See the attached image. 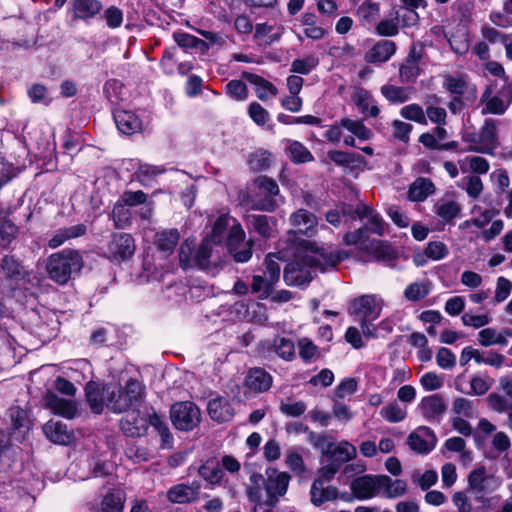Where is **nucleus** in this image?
Listing matches in <instances>:
<instances>
[{
	"label": "nucleus",
	"instance_id": "1",
	"mask_svg": "<svg viewBox=\"0 0 512 512\" xmlns=\"http://www.w3.org/2000/svg\"><path fill=\"white\" fill-rule=\"evenodd\" d=\"M7 416L10 419L8 431L0 428V472H8L16 462L17 449L12 441L23 443L32 428L27 411L20 406H11Z\"/></svg>",
	"mask_w": 512,
	"mask_h": 512
},
{
	"label": "nucleus",
	"instance_id": "2",
	"mask_svg": "<svg viewBox=\"0 0 512 512\" xmlns=\"http://www.w3.org/2000/svg\"><path fill=\"white\" fill-rule=\"evenodd\" d=\"M107 407L114 413L139 408L145 398V386L137 379L129 378L125 385L107 383Z\"/></svg>",
	"mask_w": 512,
	"mask_h": 512
},
{
	"label": "nucleus",
	"instance_id": "3",
	"mask_svg": "<svg viewBox=\"0 0 512 512\" xmlns=\"http://www.w3.org/2000/svg\"><path fill=\"white\" fill-rule=\"evenodd\" d=\"M84 266V260L78 250L65 248L51 254L46 263V271L51 280L64 285L73 273H78Z\"/></svg>",
	"mask_w": 512,
	"mask_h": 512
},
{
	"label": "nucleus",
	"instance_id": "4",
	"mask_svg": "<svg viewBox=\"0 0 512 512\" xmlns=\"http://www.w3.org/2000/svg\"><path fill=\"white\" fill-rule=\"evenodd\" d=\"M308 268L318 269L325 273L321 267L320 260L308 253H302L297 249L295 260L288 263L284 268L283 278L288 286H302L311 282L312 277Z\"/></svg>",
	"mask_w": 512,
	"mask_h": 512
},
{
	"label": "nucleus",
	"instance_id": "5",
	"mask_svg": "<svg viewBox=\"0 0 512 512\" xmlns=\"http://www.w3.org/2000/svg\"><path fill=\"white\" fill-rule=\"evenodd\" d=\"M297 249L302 253H308L320 260L321 267L328 269L336 268L342 261L350 257V253L344 249L333 248L332 246H318L315 242L301 239L297 243Z\"/></svg>",
	"mask_w": 512,
	"mask_h": 512
},
{
	"label": "nucleus",
	"instance_id": "6",
	"mask_svg": "<svg viewBox=\"0 0 512 512\" xmlns=\"http://www.w3.org/2000/svg\"><path fill=\"white\" fill-rule=\"evenodd\" d=\"M0 272L3 273L2 284L11 293L20 290L29 277L22 262L12 254H6L1 258Z\"/></svg>",
	"mask_w": 512,
	"mask_h": 512
},
{
	"label": "nucleus",
	"instance_id": "7",
	"mask_svg": "<svg viewBox=\"0 0 512 512\" xmlns=\"http://www.w3.org/2000/svg\"><path fill=\"white\" fill-rule=\"evenodd\" d=\"M136 251L135 239L130 233L113 232L106 244L105 258L115 263L132 259Z\"/></svg>",
	"mask_w": 512,
	"mask_h": 512
},
{
	"label": "nucleus",
	"instance_id": "8",
	"mask_svg": "<svg viewBox=\"0 0 512 512\" xmlns=\"http://www.w3.org/2000/svg\"><path fill=\"white\" fill-rule=\"evenodd\" d=\"M170 418L177 430L188 432L200 424L201 412L194 402L180 401L171 406Z\"/></svg>",
	"mask_w": 512,
	"mask_h": 512
},
{
	"label": "nucleus",
	"instance_id": "9",
	"mask_svg": "<svg viewBox=\"0 0 512 512\" xmlns=\"http://www.w3.org/2000/svg\"><path fill=\"white\" fill-rule=\"evenodd\" d=\"M388 483L389 476L385 474H366L353 479L350 484V489L356 499L367 500L375 497L381 490V486H386Z\"/></svg>",
	"mask_w": 512,
	"mask_h": 512
},
{
	"label": "nucleus",
	"instance_id": "10",
	"mask_svg": "<svg viewBox=\"0 0 512 512\" xmlns=\"http://www.w3.org/2000/svg\"><path fill=\"white\" fill-rule=\"evenodd\" d=\"M245 232L238 224L233 226L227 236L226 247L237 263L248 262L252 257V242H244Z\"/></svg>",
	"mask_w": 512,
	"mask_h": 512
},
{
	"label": "nucleus",
	"instance_id": "11",
	"mask_svg": "<svg viewBox=\"0 0 512 512\" xmlns=\"http://www.w3.org/2000/svg\"><path fill=\"white\" fill-rule=\"evenodd\" d=\"M291 223L297 230L288 232V242L297 247V243L302 239L298 234L311 236L315 232L316 217L306 209H299L291 215Z\"/></svg>",
	"mask_w": 512,
	"mask_h": 512
},
{
	"label": "nucleus",
	"instance_id": "12",
	"mask_svg": "<svg viewBox=\"0 0 512 512\" xmlns=\"http://www.w3.org/2000/svg\"><path fill=\"white\" fill-rule=\"evenodd\" d=\"M103 4L100 0H71L68 13L71 20L88 22L100 15Z\"/></svg>",
	"mask_w": 512,
	"mask_h": 512
},
{
	"label": "nucleus",
	"instance_id": "13",
	"mask_svg": "<svg viewBox=\"0 0 512 512\" xmlns=\"http://www.w3.org/2000/svg\"><path fill=\"white\" fill-rule=\"evenodd\" d=\"M43 406L51 410L53 414L64 417L68 420H72L77 414V405L75 401L61 398L53 391H47L44 394Z\"/></svg>",
	"mask_w": 512,
	"mask_h": 512
},
{
	"label": "nucleus",
	"instance_id": "14",
	"mask_svg": "<svg viewBox=\"0 0 512 512\" xmlns=\"http://www.w3.org/2000/svg\"><path fill=\"white\" fill-rule=\"evenodd\" d=\"M42 431L50 442L57 445L68 446L75 439L74 431L66 423L59 420L51 419L47 421L43 425Z\"/></svg>",
	"mask_w": 512,
	"mask_h": 512
},
{
	"label": "nucleus",
	"instance_id": "15",
	"mask_svg": "<svg viewBox=\"0 0 512 512\" xmlns=\"http://www.w3.org/2000/svg\"><path fill=\"white\" fill-rule=\"evenodd\" d=\"M481 145H470L465 151L492 154L497 142V122L493 118H486L480 128Z\"/></svg>",
	"mask_w": 512,
	"mask_h": 512
},
{
	"label": "nucleus",
	"instance_id": "16",
	"mask_svg": "<svg viewBox=\"0 0 512 512\" xmlns=\"http://www.w3.org/2000/svg\"><path fill=\"white\" fill-rule=\"evenodd\" d=\"M107 383L100 384L94 380H90L85 384L84 394L86 402L92 413L100 415L107 405Z\"/></svg>",
	"mask_w": 512,
	"mask_h": 512
},
{
	"label": "nucleus",
	"instance_id": "17",
	"mask_svg": "<svg viewBox=\"0 0 512 512\" xmlns=\"http://www.w3.org/2000/svg\"><path fill=\"white\" fill-rule=\"evenodd\" d=\"M119 426L126 437L139 438L146 435L149 423L147 418L141 416L139 409L136 408L120 420Z\"/></svg>",
	"mask_w": 512,
	"mask_h": 512
},
{
	"label": "nucleus",
	"instance_id": "18",
	"mask_svg": "<svg viewBox=\"0 0 512 512\" xmlns=\"http://www.w3.org/2000/svg\"><path fill=\"white\" fill-rule=\"evenodd\" d=\"M207 412L211 420L219 424L231 421L235 415L229 399L220 395L208 401Z\"/></svg>",
	"mask_w": 512,
	"mask_h": 512
},
{
	"label": "nucleus",
	"instance_id": "19",
	"mask_svg": "<svg viewBox=\"0 0 512 512\" xmlns=\"http://www.w3.org/2000/svg\"><path fill=\"white\" fill-rule=\"evenodd\" d=\"M272 384V375L262 367L250 368L244 379L245 387L254 393L267 392L272 387Z\"/></svg>",
	"mask_w": 512,
	"mask_h": 512
},
{
	"label": "nucleus",
	"instance_id": "20",
	"mask_svg": "<svg viewBox=\"0 0 512 512\" xmlns=\"http://www.w3.org/2000/svg\"><path fill=\"white\" fill-rule=\"evenodd\" d=\"M327 158L336 166L348 169L349 171L362 170L367 163L365 157L361 154L342 150H329Z\"/></svg>",
	"mask_w": 512,
	"mask_h": 512
},
{
	"label": "nucleus",
	"instance_id": "21",
	"mask_svg": "<svg viewBox=\"0 0 512 512\" xmlns=\"http://www.w3.org/2000/svg\"><path fill=\"white\" fill-rule=\"evenodd\" d=\"M8 209H0V247L3 250L12 249V244L19 235L20 228L10 218Z\"/></svg>",
	"mask_w": 512,
	"mask_h": 512
},
{
	"label": "nucleus",
	"instance_id": "22",
	"mask_svg": "<svg viewBox=\"0 0 512 512\" xmlns=\"http://www.w3.org/2000/svg\"><path fill=\"white\" fill-rule=\"evenodd\" d=\"M364 251L368 252L377 262L394 264L399 253L388 241L373 239L369 245H366Z\"/></svg>",
	"mask_w": 512,
	"mask_h": 512
},
{
	"label": "nucleus",
	"instance_id": "23",
	"mask_svg": "<svg viewBox=\"0 0 512 512\" xmlns=\"http://www.w3.org/2000/svg\"><path fill=\"white\" fill-rule=\"evenodd\" d=\"M419 409L426 420L433 421L446 411L447 404L444 397L436 393L423 397L419 403Z\"/></svg>",
	"mask_w": 512,
	"mask_h": 512
},
{
	"label": "nucleus",
	"instance_id": "24",
	"mask_svg": "<svg viewBox=\"0 0 512 512\" xmlns=\"http://www.w3.org/2000/svg\"><path fill=\"white\" fill-rule=\"evenodd\" d=\"M113 118L118 130L125 135H133L142 130V120L132 111L115 110Z\"/></svg>",
	"mask_w": 512,
	"mask_h": 512
},
{
	"label": "nucleus",
	"instance_id": "25",
	"mask_svg": "<svg viewBox=\"0 0 512 512\" xmlns=\"http://www.w3.org/2000/svg\"><path fill=\"white\" fill-rule=\"evenodd\" d=\"M396 43L392 40H380L376 42L371 49L366 52L364 60L367 63H384L387 62L396 52Z\"/></svg>",
	"mask_w": 512,
	"mask_h": 512
},
{
	"label": "nucleus",
	"instance_id": "26",
	"mask_svg": "<svg viewBox=\"0 0 512 512\" xmlns=\"http://www.w3.org/2000/svg\"><path fill=\"white\" fill-rule=\"evenodd\" d=\"M353 101L360 112L366 117L377 118L380 109L370 91L365 88H357L353 94Z\"/></svg>",
	"mask_w": 512,
	"mask_h": 512
},
{
	"label": "nucleus",
	"instance_id": "27",
	"mask_svg": "<svg viewBox=\"0 0 512 512\" xmlns=\"http://www.w3.org/2000/svg\"><path fill=\"white\" fill-rule=\"evenodd\" d=\"M310 502L315 507L322 506L325 502L335 501L339 497V490L335 486L324 487L321 480H314L310 487Z\"/></svg>",
	"mask_w": 512,
	"mask_h": 512
},
{
	"label": "nucleus",
	"instance_id": "28",
	"mask_svg": "<svg viewBox=\"0 0 512 512\" xmlns=\"http://www.w3.org/2000/svg\"><path fill=\"white\" fill-rule=\"evenodd\" d=\"M180 240L178 229L171 228L159 231L154 236V245L156 249L166 257L170 256L175 250Z\"/></svg>",
	"mask_w": 512,
	"mask_h": 512
},
{
	"label": "nucleus",
	"instance_id": "29",
	"mask_svg": "<svg viewBox=\"0 0 512 512\" xmlns=\"http://www.w3.org/2000/svg\"><path fill=\"white\" fill-rule=\"evenodd\" d=\"M241 77L243 79H245L247 82H249L250 84L255 86L256 96L261 101L268 100V98H269L268 94H271L272 96H276L278 93L276 86L272 82L266 80L264 77H262L258 74L248 72V71H243L241 74Z\"/></svg>",
	"mask_w": 512,
	"mask_h": 512
},
{
	"label": "nucleus",
	"instance_id": "30",
	"mask_svg": "<svg viewBox=\"0 0 512 512\" xmlns=\"http://www.w3.org/2000/svg\"><path fill=\"white\" fill-rule=\"evenodd\" d=\"M249 224L254 232L260 235L264 239H271L274 237V230L277 225V219L264 215H250Z\"/></svg>",
	"mask_w": 512,
	"mask_h": 512
},
{
	"label": "nucleus",
	"instance_id": "31",
	"mask_svg": "<svg viewBox=\"0 0 512 512\" xmlns=\"http://www.w3.org/2000/svg\"><path fill=\"white\" fill-rule=\"evenodd\" d=\"M277 473L275 468H267V481L265 483L266 492H275L280 496H284L288 490L290 475L287 472H280L275 477L274 475Z\"/></svg>",
	"mask_w": 512,
	"mask_h": 512
},
{
	"label": "nucleus",
	"instance_id": "32",
	"mask_svg": "<svg viewBox=\"0 0 512 512\" xmlns=\"http://www.w3.org/2000/svg\"><path fill=\"white\" fill-rule=\"evenodd\" d=\"M274 254H268L264 260V276L268 279L266 285V291L264 294H259V299L264 300L270 297L273 292L274 284L278 282L280 278L281 268L280 265L273 259Z\"/></svg>",
	"mask_w": 512,
	"mask_h": 512
},
{
	"label": "nucleus",
	"instance_id": "33",
	"mask_svg": "<svg viewBox=\"0 0 512 512\" xmlns=\"http://www.w3.org/2000/svg\"><path fill=\"white\" fill-rule=\"evenodd\" d=\"M193 490L189 484L179 483L171 486L166 492V498L171 504H189L194 503Z\"/></svg>",
	"mask_w": 512,
	"mask_h": 512
},
{
	"label": "nucleus",
	"instance_id": "34",
	"mask_svg": "<svg viewBox=\"0 0 512 512\" xmlns=\"http://www.w3.org/2000/svg\"><path fill=\"white\" fill-rule=\"evenodd\" d=\"M199 475L212 485L220 484L224 472L218 461L214 458L207 459L198 469Z\"/></svg>",
	"mask_w": 512,
	"mask_h": 512
},
{
	"label": "nucleus",
	"instance_id": "35",
	"mask_svg": "<svg viewBox=\"0 0 512 512\" xmlns=\"http://www.w3.org/2000/svg\"><path fill=\"white\" fill-rule=\"evenodd\" d=\"M491 89L488 87L481 97V102H486L485 107L482 108L481 114H494V115H503L508 109L509 105L505 103V101L500 98V96H492Z\"/></svg>",
	"mask_w": 512,
	"mask_h": 512
},
{
	"label": "nucleus",
	"instance_id": "36",
	"mask_svg": "<svg viewBox=\"0 0 512 512\" xmlns=\"http://www.w3.org/2000/svg\"><path fill=\"white\" fill-rule=\"evenodd\" d=\"M286 154L294 164H304L314 160V156L310 150L302 142L297 140L289 141Z\"/></svg>",
	"mask_w": 512,
	"mask_h": 512
},
{
	"label": "nucleus",
	"instance_id": "37",
	"mask_svg": "<svg viewBox=\"0 0 512 512\" xmlns=\"http://www.w3.org/2000/svg\"><path fill=\"white\" fill-rule=\"evenodd\" d=\"M435 192V185L429 178H418L409 189V197L413 201H424Z\"/></svg>",
	"mask_w": 512,
	"mask_h": 512
},
{
	"label": "nucleus",
	"instance_id": "38",
	"mask_svg": "<svg viewBox=\"0 0 512 512\" xmlns=\"http://www.w3.org/2000/svg\"><path fill=\"white\" fill-rule=\"evenodd\" d=\"M274 352L278 357L285 361H292L295 359V344L292 339L276 335L272 342Z\"/></svg>",
	"mask_w": 512,
	"mask_h": 512
},
{
	"label": "nucleus",
	"instance_id": "39",
	"mask_svg": "<svg viewBox=\"0 0 512 512\" xmlns=\"http://www.w3.org/2000/svg\"><path fill=\"white\" fill-rule=\"evenodd\" d=\"M196 239L187 238L179 248V265L183 270L194 268Z\"/></svg>",
	"mask_w": 512,
	"mask_h": 512
},
{
	"label": "nucleus",
	"instance_id": "40",
	"mask_svg": "<svg viewBox=\"0 0 512 512\" xmlns=\"http://www.w3.org/2000/svg\"><path fill=\"white\" fill-rule=\"evenodd\" d=\"M333 446L332 443H329L325 454L330 457H335L341 460L343 463H346L352 459H354L357 455V451L355 446L350 444L347 441L340 442L336 447L331 449Z\"/></svg>",
	"mask_w": 512,
	"mask_h": 512
},
{
	"label": "nucleus",
	"instance_id": "41",
	"mask_svg": "<svg viewBox=\"0 0 512 512\" xmlns=\"http://www.w3.org/2000/svg\"><path fill=\"white\" fill-rule=\"evenodd\" d=\"M212 241L208 237L202 239L199 247L195 249L194 268L207 269L212 255Z\"/></svg>",
	"mask_w": 512,
	"mask_h": 512
},
{
	"label": "nucleus",
	"instance_id": "42",
	"mask_svg": "<svg viewBox=\"0 0 512 512\" xmlns=\"http://www.w3.org/2000/svg\"><path fill=\"white\" fill-rule=\"evenodd\" d=\"M112 219L115 228H125L132 225V213L128 206L120 200L114 204Z\"/></svg>",
	"mask_w": 512,
	"mask_h": 512
},
{
	"label": "nucleus",
	"instance_id": "43",
	"mask_svg": "<svg viewBox=\"0 0 512 512\" xmlns=\"http://www.w3.org/2000/svg\"><path fill=\"white\" fill-rule=\"evenodd\" d=\"M125 498L123 493L118 491L107 492L102 501L99 512H123Z\"/></svg>",
	"mask_w": 512,
	"mask_h": 512
},
{
	"label": "nucleus",
	"instance_id": "44",
	"mask_svg": "<svg viewBox=\"0 0 512 512\" xmlns=\"http://www.w3.org/2000/svg\"><path fill=\"white\" fill-rule=\"evenodd\" d=\"M340 125L360 140H369L373 135L372 131L359 120L345 117L340 120Z\"/></svg>",
	"mask_w": 512,
	"mask_h": 512
},
{
	"label": "nucleus",
	"instance_id": "45",
	"mask_svg": "<svg viewBox=\"0 0 512 512\" xmlns=\"http://www.w3.org/2000/svg\"><path fill=\"white\" fill-rule=\"evenodd\" d=\"M271 162V153L266 150L251 153L247 161L249 169L253 172H262L267 170L270 168Z\"/></svg>",
	"mask_w": 512,
	"mask_h": 512
},
{
	"label": "nucleus",
	"instance_id": "46",
	"mask_svg": "<svg viewBox=\"0 0 512 512\" xmlns=\"http://www.w3.org/2000/svg\"><path fill=\"white\" fill-rule=\"evenodd\" d=\"M353 313L362 315V318L368 319L375 308V300L371 295H363L352 302Z\"/></svg>",
	"mask_w": 512,
	"mask_h": 512
},
{
	"label": "nucleus",
	"instance_id": "47",
	"mask_svg": "<svg viewBox=\"0 0 512 512\" xmlns=\"http://www.w3.org/2000/svg\"><path fill=\"white\" fill-rule=\"evenodd\" d=\"M319 64V60L314 55H308L305 58L294 59L291 63V72L308 75Z\"/></svg>",
	"mask_w": 512,
	"mask_h": 512
},
{
	"label": "nucleus",
	"instance_id": "48",
	"mask_svg": "<svg viewBox=\"0 0 512 512\" xmlns=\"http://www.w3.org/2000/svg\"><path fill=\"white\" fill-rule=\"evenodd\" d=\"M225 93L235 101H244L247 99L249 91L242 80L232 79L225 85Z\"/></svg>",
	"mask_w": 512,
	"mask_h": 512
},
{
	"label": "nucleus",
	"instance_id": "49",
	"mask_svg": "<svg viewBox=\"0 0 512 512\" xmlns=\"http://www.w3.org/2000/svg\"><path fill=\"white\" fill-rule=\"evenodd\" d=\"M400 115L407 120L414 121L421 125H427V117L424 110L417 103H412L402 107Z\"/></svg>",
	"mask_w": 512,
	"mask_h": 512
},
{
	"label": "nucleus",
	"instance_id": "50",
	"mask_svg": "<svg viewBox=\"0 0 512 512\" xmlns=\"http://www.w3.org/2000/svg\"><path fill=\"white\" fill-rule=\"evenodd\" d=\"M407 444L411 450L418 454H428L435 448V443H429L417 432H411L407 438Z\"/></svg>",
	"mask_w": 512,
	"mask_h": 512
},
{
	"label": "nucleus",
	"instance_id": "51",
	"mask_svg": "<svg viewBox=\"0 0 512 512\" xmlns=\"http://www.w3.org/2000/svg\"><path fill=\"white\" fill-rule=\"evenodd\" d=\"M382 95L392 104L405 103L409 96L403 87L386 84L381 87Z\"/></svg>",
	"mask_w": 512,
	"mask_h": 512
},
{
	"label": "nucleus",
	"instance_id": "52",
	"mask_svg": "<svg viewBox=\"0 0 512 512\" xmlns=\"http://www.w3.org/2000/svg\"><path fill=\"white\" fill-rule=\"evenodd\" d=\"M461 211L460 205L453 200L442 202L436 205V214L443 220L450 222L456 218Z\"/></svg>",
	"mask_w": 512,
	"mask_h": 512
},
{
	"label": "nucleus",
	"instance_id": "53",
	"mask_svg": "<svg viewBox=\"0 0 512 512\" xmlns=\"http://www.w3.org/2000/svg\"><path fill=\"white\" fill-rule=\"evenodd\" d=\"M176 52L177 46L167 47L163 51V55L160 59L159 66L162 72L167 76L174 75L175 66L177 65V61L175 59Z\"/></svg>",
	"mask_w": 512,
	"mask_h": 512
},
{
	"label": "nucleus",
	"instance_id": "54",
	"mask_svg": "<svg viewBox=\"0 0 512 512\" xmlns=\"http://www.w3.org/2000/svg\"><path fill=\"white\" fill-rule=\"evenodd\" d=\"M380 415L390 423H398L406 418L407 413L396 402H392L381 408Z\"/></svg>",
	"mask_w": 512,
	"mask_h": 512
},
{
	"label": "nucleus",
	"instance_id": "55",
	"mask_svg": "<svg viewBox=\"0 0 512 512\" xmlns=\"http://www.w3.org/2000/svg\"><path fill=\"white\" fill-rule=\"evenodd\" d=\"M229 220L227 215L223 214L217 217L215 220L210 235L207 237L214 244H221L223 241V236L228 229Z\"/></svg>",
	"mask_w": 512,
	"mask_h": 512
},
{
	"label": "nucleus",
	"instance_id": "56",
	"mask_svg": "<svg viewBox=\"0 0 512 512\" xmlns=\"http://www.w3.org/2000/svg\"><path fill=\"white\" fill-rule=\"evenodd\" d=\"M443 87L455 96L462 97L467 89V82L462 78L447 74L444 77Z\"/></svg>",
	"mask_w": 512,
	"mask_h": 512
},
{
	"label": "nucleus",
	"instance_id": "57",
	"mask_svg": "<svg viewBox=\"0 0 512 512\" xmlns=\"http://www.w3.org/2000/svg\"><path fill=\"white\" fill-rule=\"evenodd\" d=\"M290 400L291 398H288V402L281 401L279 406L280 412L288 417H300L303 415L307 409L306 403L302 400L295 402H290Z\"/></svg>",
	"mask_w": 512,
	"mask_h": 512
},
{
	"label": "nucleus",
	"instance_id": "58",
	"mask_svg": "<svg viewBox=\"0 0 512 512\" xmlns=\"http://www.w3.org/2000/svg\"><path fill=\"white\" fill-rule=\"evenodd\" d=\"M424 254L427 258L438 261L444 259L449 254V250L444 242L430 241L424 249Z\"/></svg>",
	"mask_w": 512,
	"mask_h": 512
},
{
	"label": "nucleus",
	"instance_id": "59",
	"mask_svg": "<svg viewBox=\"0 0 512 512\" xmlns=\"http://www.w3.org/2000/svg\"><path fill=\"white\" fill-rule=\"evenodd\" d=\"M422 69L419 64L404 62L399 68L400 80L402 83L411 84L421 75Z\"/></svg>",
	"mask_w": 512,
	"mask_h": 512
},
{
	"label": "nucleus",
	"instance_id": "60",
	"mask_svg": "<svg viewBox=\"0 0 512 512\" xmlns=\"http://www.w3.org/2000/svg\"><path fill=\"white\" fill-rule=\"evenodd\" d=\"M385 491V497L395 499L403 496L407 492V481L403 479L392 480L389 477V483L386 486H381Z\"/></svg>",
	"mask_w": 512,
	"mask_h": 512
},
{
	"label": "nucleus",
	"instance_id": "61",
	"mask_svg": "<svg viewBox=\"0 0 512 512\" xmlns=\"http://www.w3.org/2000/svg\"><path fill=\"white\" fill-rule=\"evenodd\" d=\"M367 232V227H360L355 231L347 232L344 235V242L347 245H359L360 249L364 250L369 240Z\"/></svg>",
	"mask_w": 512,
	"mask_h": 512
},
{
	"label": "nucleus",
	"instance_id": "62",
	"mask_svg": "<svg viewBox=\"0 0 512 512\" xmlns=\"http://www.w3.org/2000/svg\"><path fill=\"white\" fill-rule=\"evenodd\" d=\"M100 18L105 20L109 28L115 29L120 27L123 22V12L117 6L111 5L104 11Z\"/></svg>",
	"mask_w": 512,
	"mask_h": 512
},
{
	"label": "nucleus",
	"instance_id": "63",
	"mask_svg": "<svg viewBox=\"0 0 512 512\" xmlns=\"http://www.w3.org/2000/svg\"><path fill=\"white\" fill-rule=\"evenodd\" d=\"M80 145V139L78 134L74 133L70 129H67L65 131V134L63 136V143L62 147L65 150L67 154H69L71 157H74L81 151Z\"/></svg>",
	"mask_w": 512,
	"mask_h": 512
},
{
	"label": "nucleus",
	"instance_id": "64",
	"mask_svg": "<svg viewBox=\"0 0 512 512\" xmlns=\"http://www.w3.org/2000/svg\"><path fill=\"white\" fill-rule=\"evenodd\" d=\"M299 356L305 362L309 363L315 356L319 354L318 346H316L310 339L303 338L298 343Z\"/></svg>",
	"mask_w": 512,
	"mask_h": 512
}]
</instances>
